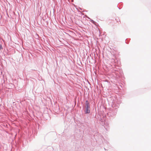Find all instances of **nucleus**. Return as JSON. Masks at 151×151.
I'll return each instance as SVG.
<instances>
[{"label":"nucleus","instance_id":"obj_2","mask_svg":"<svg viewBox=\"0 0 151 151\" xmlns=\"http://www.w3.org/2000/svg\"><path fill=\"white\" fill-rule=\"evenodd\" d=\"M85 107L90 108L89 103L87 101H86L85 103Z\"/></svg>","mask_w":151,"mask_h":151},{"label":"nucleus","instance_id":"obj_1","mask_svg":"<svg viewBox=\"0 0 151 151\" xmlns=\"http://www.w3.org/2000/svg\"><path fill=\"white\" fill-rule=\"evenodd\" d=\"M86 110L85 111V113L86 114H88L90 113V110H89L90 108L85 107Z\"/></svg>","mask_w":151,"mask_h":151},{"label":"nucleus","instance_id":"obj_3","mask_svg":"<svg viewBox=\"0 0 151 151\" xmlns=\"http://www.w3.org/2000/svg\"><path fill=\"white\" fill-rule=\"evenodd\" d=\"M2 48H2V46L0 44V50L2 49Z\"/></svg>","mask_w":151,"mask_h":151}]
</instances>
